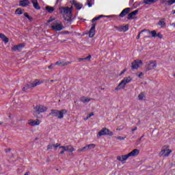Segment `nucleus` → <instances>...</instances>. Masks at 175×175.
<instances>
[{"mask_svg":"<svg viewBox=\"0 0 175 175\" xmlns=\"http://www.w3.org/2000/svg\"><path fill=\"white\" fill-rule=\"evenodd\" d=\"M61 14L63 15V17L65 21H68L70 23L72 21V10L70 8L66 7V8H59Z\"/></svg>","mask_w":175,"mask_h":175,"instance_id":"1","label":"nucleus"},{"mask_svg":"<svg viewBox=\"0 0 175 175\" xmlns=\"http://www.w3.org/2000/svg\"><path fill=\"white\" fill-rule=\"evenodd\" d=\"M132 81V78L131 77H124L121 82L118 84V87L116 88V91H120L121 90H124L126 84Z\"/></svg>","mask_w":175,"mask_h":175,"instance_id":"2","label":"nucleus"},{"mask_svg":"<svg viewBox=\"0 0 175 175\" xmlns=\"http://www.w3.org/2000/svg\"><path fill=\"white\" fill-rule=\"evenodd\" d=\"M35 111L33 112V116L37 118H43V115L42 113L44 112V106L42 105H38L34 107Z\"/></svg>","mask_w":175,"mask_h":175,"instance_id":"3","label":"nucleus"},{"mask_svg":"<svg viewBox=\"0 0 175 175\" xmlns=\"http://www.w3.org/2000/svg\"><path fill=\"white\" fill-rule=\"evenodd\" d=\"M60 150L59 154L60 155H64L65 152H70L72 153L75 151H76V149L74 148L73 146L72 145H68V146H61L59 148Z\"/></svg>","mask_w":175,"mask_h":175,"instance_id":"4","label":"nucleus"},{"mask_svg":"<svg viewBox=\"0 0 175 175\" xmlns=\"http://www.w3.org/2000/svg\"><path fill=\"white\" fill-rule=\"evenodd\" d=\"M68 113V111L66 109H62L60 111L58 110H53L52 114L54 116V117H57V118H59L60 120H62L64 118V115Z\"/></svg>","mask_w":175,"mask_h":175,"instance_id":"5","label":"nucleus"},{"mask_svg":"<svg viewBox=\"0 0 175 175\" xmlns=\"http://www.w3.org/2000/svg\"><path fill=\"white\" fill-rule=\"evenodd\" d=\"M157 66V61L154 60H151L149 62L146 63L145 65L146 69H145V72H148L150 70H152L154 69H155Z\"/></svg>","mask_w":175,"mask_h":175,"instance_id":"6","label":"nucleus"},{"mask_svg":"<svg viewBox=\"0 0 175 175\" xmlns=\"http://www.w3.org/2000/svg\"><path fill=\"white\" fill-rule=\"evenodd\" d=\"M172 150L167 146H164L162 147L161 152H159V157H169Z\"/></svg>","mask_w":175,"mask_h":175,"instance_id":"7","label":"nucleus"},{"mask_svg":"<svg viewBox=\"0 0 175 175\" xmlns=\"http://www.w3.org/2000/svg\"><path fill=\"white\" fill-rule=\"evenodd\" d=\"M96 147V145L95 144H90L88 145L85 146L83 148H81L77 150L78 152H85V151H91L92 150H94Z\"/></svg>","mask_w":175,"mask_h":175,"instance_id":"8","label":"nucleus"},{"mask_svg":"<svg viewBox=\"0 0 175 175\" xmlns=\"http://www.w3.org/2000/svg\"><path fill=\"white\" fill-rule=\"evenodd\" d=\"M52 29L54 31H62L64 29V25H62V23L59 21H57L53 23V25L51 26Z\"/></svg>","mask_w":175,"mask_h":175,"instance_id":"9","label":"nucleus"},{"mask_svg":"<svg viewBox=\"0 0 175 175\" xmlns=\"http://www.w3.org/2000/svg\"><path fill=\"white\" fill-rule=\"evenodd\" d=\"M143 66V62L142 60H135L131 63V69H139Z\"/></svg>","mask_w":175,"mask_h":175,"instance_id":"10","label":"nucleus"},{"mask_svg":"<svg viewBox=\"0 0 175 175\" xmlns=\"http://www.w3.org/2000/svg\"><path fill=\"white\" fill-rule=\"evenodd\" d=\"M105 135H113V132L109 131V129L104 128L98 132L97 136H105Z\"/></svg>","mask_w":175,"mask_h":175,"instance_id":"11","label":"nucleus"},{"mask_svg":"<svg viewBox=\"0 0 175 175\" xmlns=\"http://www.w3.org/2000/svg\"><path fill=\"white\" fill-rule=\"evenodd\" d=\"M23 47H25V44H20L18 45H14L12 48V51H21L23 50Z\"/></svg>","mask_w":175,"mask_h":175,"instance_id":"12","label":"nucleus"},{"mask_svg":"<svg viewBox=\"0 0 175 175\" xmlns=\"http://www.w3.org/2000/svg\"><path fill=\"white\" fill-rule=\"evenodd\" d=\"M28 124L30 125V126H36L38 125H40V120L38 119L36 120H28Z\"/></svg>","mask_w":175,"mask_h":175,"instance_id":"13","label":"nucleus"},{"mask_svg":"<svg viewBox=\"0 0 175 175\" xmlns=\"http://www.w3.org/2000/svg\"><path fill=\"white\" fill-rule=\"evenodd\" d=\"M42 83H43L42 81L36 79V80L33 81L32 83H30V86L31 87V90H32V88H35V87H37V85H40V84H42Z\"/></svg>","mask_w":175,"mask_h":175,"instance_id":"14","label":"nucleus"},{"mask_svg":"<svg viewBox=\"0 0 175 175\" xmlns=\"http://www.w3.org/2000/svg\"><path fill=\"white\" fill-rule=\"evenodd\" d=\"M137 13H139V10H136L129 14L127 16L128 20H133L134 18H135V16L137 14Z\"/></svg>","mask_w":175,"mask_h":175,"instance_id":"15","label":"nucleus"},{"mask_svg":"<svg viewBox=\"0 0 175 175\" xmlns=\"http://www.w3.org/2000/svg\"><path fill=\"white\" fill-rule=\"evenodd\" d=\"M128 158H129V156L127 154H123L121 156H118L116 159L120 162H124L125 161L128 160Z\"/></svg>","mask_w":175,"mask_h":175,"instance_id":"16","label":"nucleus"},{"mask_svg":"<svg viewBox=\"0 0 175 175\" xmlns=\"http://www.w3.org/2000/svg\"><path fill=\"white\" fill-rule=\"evenodd\" d=\"M139 152H140V150L138 149H134L133 151L128 153L127 155H129V158H131V157H137V155H139Z\"/></svg>","mask_w":175,"mask_h":175,"instance_id":"17","label":"nucleus"},{"mask_svg":"<svg viewBox=\"0 0 175 175\" xmlns=\"http://www.w3.org/2000/svg\"><path fill=\"white\" fill-rule=\"evenodd\" d=\"M95 36V23H93L89 31V38H94Z\"/></svg>","mask_w":175,"mask_h":175,"instance_id":"18","label":"nucleus"},{"mask_svg":"<svg viewBox=\"0 0 175 175\" xmlns=\"http://www.w3.org/2000/svg\"><path fill=\"white\" fill-rule=\"evenodd\" d=\"M120 32H126L129 29V25H126L125 26H119L118 28Z\"/></svg>","mask_w":175,"mask_h":175,"instance_id":"19","label":"nucleus"},{"mask_svg":"<svg viewBox=\"0 0 175 175\" xmlns=\"http://www.w3.org/2000/svg\"><path fill=\"white\" fill-rule=\"evenodd\" d=\"M129 12H131L130 8H125L122 11L119 16L120 17H124V16H126V14H128Z\"/></svg>","mask_w":175,"mask_h":175,"instance_id":"20","label":"nucleus"},{"mask_svg":"<svg viewBox=\"0 0 175 175\" xmlns=\"http://www.w3.org/2000/svg\"><path fill=\"white\" fill-rule=\"evenodd\" d=\"M161 3H162L163 5L165 4L170 6V5H173V3H175V0H169L168 1L166 0H161Z\"/></svg>","mask_w":175,"mask_h":175,"instance_id":"21","label":"nucleus"},{"mask_svg":"<svg viewBox=\"0 0 175 175\" xmlns=\"http://www.w3.org/2000/svg\"><path fill=\"white\" fill-rule=\"evenodd\" d=\"M72 62H57L56 65H58L59 66H66L68 65H70Z\"/></svg>","mask_w":175,"mask_h":175,"instance_id":"22","label":"nucleus"},{"mask_svg":"<svg viewBox=\"0 0 175 175\" xmlns=\"http://www.w3.org/2000/svg\"><path fill=\"white\" fill-rule=\"evenodd\" d=\"M28 5H29V0H23L19 2V6H23V8H25V6H28Z\"/></svg>","mask_w":175,"mask_h":175,"instance_id":"23","label":"nucleus"},{"mask_svg":"<svg viewBox=\"0 0 175 175\" xmlns=\"http://www.w3.org/2000/svg\"><path fill=\"white\" fill-rule=\"evenodd\" d=\"M72 2L73 3V5L75 6V8L77 9H78V10H80V9H81V8H83V5L82 4H80L79 3H77V1L75 0H72Z\"/></svg>","mask_w":175,"mask_h":175,"instance_id":"24","label":"nucleus"},{"mask_svg":"<svg viewBox=\"0 0 175 175\" xmlns=\"http://www.w3.org/2000/svg\"><path fill=\"white\" fill-rule=\"evenodd\" d=\"M31 3H33V8H35L37 10L40 9L39 3H38V0H31Z\"/></svg>","mask_w":175,"mask_h":175,"instance_id":"25","label":"nucleus"},{"mask_svg":"<svg viewBox=\"0 0 175 175\" xmlns=\"http://www.w3.org/2000/svg\"><path fill=\"white\" fill-rule=\"evenodd\" d=\"M0 38L2 39L3 41H4L5 43L9 42V38L5 36L3 33H0Z\"/></svg>","mask_w":175,"mask_h":175,"instance_id":"26","label":"nucleus"},{"mask_svg":"<svg viewBox=\"0 0 175 175\" xmlns=\"http://www.w3.org/2000/svg\"><path fill=\"white\" fill-rule=\"evenodd\" d=\"M81 100L83 103H88L90 100H92V98L88 97H81Z\"/></svg>","mask_w":175,"mask_h":175,"instance_id":"27","label":"nucleus"},{"mask_svg":"<svg viewBox=\"0 0 175 175\" xmlns=\"http://www.w3.org/2000/svg\"><path fill=\"white\" fill-rule=\"evenodd\" d=\"M155 2H157V0H144L143 3L145 5H151L155 3Z\"/></svg>","mask_w":175,"mask_h":175,"instance_id":"28","label":"nucleus"},{"mask_svg":"<svg viewBox=\"0 0 175 175\" xmlns=\"http://www.w3.org/2000/svg\"><path fill=\"white\" fill-rule=\"evenodd\" d=\"M28 90H32V88L31 87V84L29 83L26 84L25 87H23V91L25 92L26 91H28Z\"/></svg>","mask_w":175,"mask_h":175,"instance_id":"29","label":"nucleus"},{"mask_svg":"<svg viewBox=\"0 0 175 175\" xmlns=\"http://www.w3.org/2000/svg\"><path fill=\"white\" fill-rule=\"evenodd\" d=\"M46 10H47L48 13H53L54 10H55V8L54 7H50V6H46L45 7Z\"/></svg>","mask_w":175,"mask_h":175,"instance_id":"30","label":"nucleus"},{"mask_svg":"<svg viewBox=\"0 0 175 175\" xmlns=\"http://www.w3.org/2000/svg\"><path fill=\"white\" fill-rule=\"evenodd\" d=\"M143 32H147V33H151V31H150V30L143 29V30H142V31L139 32V33L137 35V40L140 39V34H141V33H143Z\"/></svg>","mask_w":175,"mask_h":175,"instance_id":"31","label":"nucleus"},{"mask_svg":"<svg viewBox=\"0 0 175 175\" xmlns=\"http://www.w3.org/2000/svg\"><path fill=\"white\" fill-rule=\"evenodd\" d=\"M138 99L139 100H144L146 99V95L144 93H140L138 95Z\"/></svg>","mask_w":175,"mask_h":175,"instance_id":"32","label":"nucleus"},{"mask_svg":"<svg viewBox=\"0 0 175 175\" xmlns=\"http://www.w3.org/2000/svg\"><path fill=\"white\" fill-rule=\"evenodd\" d=\"M60 146H61V144H59V143L53 144V150H54V151H57V149L59 148Z\"/></svg>","mask_w":175,"mask_h":175,"instance_id":"33","label":"nucleus"},{"mask_svg":"<svg viewBox=\"0 0 175 175\" xmlns=\"http://www.w3.org/2000/svg\"><path fill=\"white\" fill-rule=\"evenodd\" d=\"M24 10H21V8H18L15 11L16 14H23Z\"/></svg>","mask_w":175,"mask_h":175,"instance_id":"34","label":"nucleus"},{"mask_svg":"<svg viewBox=\"0 0 175 175\" xmlns=\"http://www.w3.org/2000/svg\"><path fill=\"white\" fill-rule=\"evenodd\" d=\"M158 24L161 28L165 27L166 25V23L163 21H160Z\"/></svg>","mask_w":175,"mask_h":175,"instance_id":"35","label":"nucleus"},{"mask_svg":"<svg viewBox=\"0 0 175 175\" xmlns=\"http://www.w3.org/2000/svg\"><path fill=\"white\" fill-rule=\"evenodd\" d=\"M149 33H151L152 38H157V31L153 30Z\"/></svg>","mask_w":175,"mask_h":175,"instance_id":"36","label":"nucleus"},{"mask_svg":"<svg viewBox=\"0 0 175 175\" xmlns=\"http://www.w3.org/2000/svg\"><path fill=\"white\" fill-rule=\"evenodd\" d=\"M102 17H103V15H100L96 18H94L92 19V23H94V21H98V20H99L100 18H102Z\"/></svg>","mask_w":175,"mask_h":175,"instance_id":"37","label":"nucleus"},{"mask_svg":"<svg viewBox=\"0 0 175 175\" xmlns=\"http://www.w3.org/2000/svg\"><path fill=\"white\" fill-rule=\"evenodd\" d=\"M53 150V144H49L46 147V151H51Z\"/></svg>","mask_w":175,"mask_h":175,"instance_id":"38","label":"nucleus"},{"mask_svg":"<svg viewBox=\"0 0 175 175\" xmlns=\"http://www.w3.org/2000/svg\"><path fill=\"white\" fill-rule=\"evenodd\" d=\"M116 139H117L118 140H125V139H126V137L118 136V137H116Z\"/></svg>","mask_w":175,"mask_h":175,"instance_id":"39","label":"nucleus"},{"mask_svg":"<svg viewBox=\"0 0 175 175\" xmlns=\"http://www.w3.org/2000/svg\"><path fill=\"white\" fill-rule=\"evenodd\" d=\"M93 116H94V112H92L91 113H90V114L87 116L85 120H88V118L92 117Z\"/></svg>","mask_w":175,"mask_h":175,"instance_id":"40","label":"nucleus"},{"mask_svg":"<svg viewBox=\"0 0 175 175\" xmlns=\"http://www.w3.org/2000/svg\"><path fill=\"white\" fill-rule=\"evenodd\" d=\"M92 1H90V0L88 1V5L89 8H91L92 6Z\"/></svg>","mask_w":175,"mask_h":175,"instance_id":"41","label":"nucleus"},{"mask_svg":"<svg viewBox=\"0 0 175 175\" xmlns=\"http://www.w3.org/2000/svg\"><path fill=\"white\" fill-rule=\"evenodd\" d=\"M25 17H27V18H28V20H31V18L29 17V15H28V13L25 12L24 14Z\"/></svg>","mask_w":175,"mask_h":175,"instance_id":"42","label":"nucleus"},{"mask_svg":"<svg viewBox=\"0 0 175 175\" xmlns=\"http://www.w3.org/2000/svg\"><path fill=\"white\" fill-rule=\"evenodd\" d=\"M157 38H159V39H162L163 36L162 34H161V33H158L157 34Z\"/></svg>","mask_w":175,"mask_h":175,"instance_id":"43","label":"nucleus"},{"mask_svg":"<svg viewBox=\"0 0 175 175\" xmlns=\"http://www.w3.org/2000/svg\"><path fill=\"white\" fill-rule=\"evenodd\" d=\"M84 59H88V61H91V55H89L88 57H85Z\"/></svg>","mask_w":175,"mask_h":175,"instance_id":"44","label":"nucleus"},{"mask_svg":"<svg viewBox=\"0 0 175 175\" xmlns=\"http://www.w3.org/2000/svg\"><path fill=\"white\" fill-rule=\"evenodd\" d=\"M137 129V127H135L133 129H131L132 132H135V131H136Z\"/></svg>","mask_w":175,"mask_h":175,"instance_id":"45","label":"nucleus"},{"mask_svg":"<svg viewBox=\"0 0 175 175\" xmlns=\"http://www.w3.org/2000/svg\"><path fill=\"white\" fill-rule=\"evenodd\" d=\"M143 76V72H139L138 77H142Z\"/></svg>","mask_w":175,"mask_h":175,"instance_id":"46","label":"nucleus"},{"mask_svg":"<svg viewBox=\"0 0 175 175\" xmlns=\"http://www.w3.org/2000/svg\"><path fill=\"white\" fill-rule=\"evenodd\" d=\"M133 2H135L134 0H130V3H133Z\"/></svg>","mask_w":175,"mask_h":175,"instance_id":"47","label":"nucleus"},{"mask_svg":"<svg viewBox=\"0 0 175 175\" xmlns=\"http://www.w3.org/2000/svg\"><path fill=\"white\" fill-rule=\"evenodd\" d=\"M172 14H175V10L172 11Z\"/></svg>","mask_w":175,"mask_h":175,"instance_id":"48","label":"nucleus"},{"mask_svg":"<svg viewBox=\"0 0 175 175\" xmlns=\"http://www.w3.org/2000/svg\"><path fill=\"white\" fill-rule=\"evenodd\" d=\"M25 175H29V172H26Z\"/></svg>","mask_w":175,"mask_h":175,"instance_id":"49","label":"nucleus"},{"mask_svg":"<svg viewBox=\"0 0 175 175\" xmlns=\"http://www.w3.org/2000/svg\"><path fill=\"white\" fill-rule=\"evenodd\" d=\"M51 68H53V65H51V66H49V69Z\"/></svg>","mask_w":175,"mask_h":175,"instance_id":"50","label":"nucleus"},{"mask_svg":"<svg viewBox=\"0 0 175 175\" xmlns=\"http://www.w3.org/2000/svg\"><path fill=\"white\" fill-rule=\"evenodd\" d=\"M143 139V136L139 138V142Z\"/></svg>","mask_w":175,"mask_h":175,"instance_id":"51","label":"nucleus"},{"mask_svg":"<svg viewBox=\"0 0 175 175\" xmlns=\"http://www.w3.org/2000/svg\"><path fill=\"white\" fill-rule=\"evenodd\" d=\"M80 61H85V60L83 58V59H80Z\"/></svg>","mask_w":175,"mask_h":175,"instance_id":"52","label":"nucleus"},{"mask_svg":"<svg viewBox=\"0 0 175 175\" xmlns=\"http://www.w3.org/2000/svg\"><path fill=\"white\" fill-rule=\"evenodd\" d=\"M126 70L124 69V70L122 71V73H124V72H126Z\"/></svg>","mask_w":175,"mask_h":175,"instance_id":"53","label":"nucleus"},{"mask_svg":"<svg viewBox=\"0 0 175 175\" xmlns=\"http://www.w3.org/2000/svg\"><path fill=\"white\" fill-rule=\"evenodd\" d=\"M115 28H116V29H118V27H115Z\"/></svg>","mask_w":175,"mask_h":175,"instance_id":"54","label":"nucleus"},{"mask_svg":"<svg viewBox=\"0 0 175 175\" xmlns=\"http://www.w3.org/2000/svg\"><path fill=\"white\" fill-rule=\"evenodd\" d=\"M111 17H116V16H114V15H112V16H111Z\"/></svg>","mask_w":175,"mask_h":175,"instance_id":"55","label":"nucleus"},{"mask_svg":"<svg viewBox=\"0 0 175 175\" xmlns=\"http://www.w3.org/2000/svg\"><path fill=\"white\" fill-rule=\"evenodd\" d=\"M50 21H51V20L48 21V23H50Z\"/></svg>","mask_w":175,"mask_h":175,"instance_id":"56","label":"nucleus"},{"mask_svg":"<svg viewBox=\"0 0 175 175\" xmlns=\"http://www.w3.org/2000/svg\"><path fill=\"white\" fill-rule=\"evenodd\" d=\"M64 42H65V40L62 41V43H64Z\"/></svg>","mask_w":175,"mask_h":175,"instance_id":"57","label":"nucleus"},{"mask_svg":"<svg viewBox=\"0 0 175 175\" xmlns=\"http://www.w3.org/2000/svg\"><path fill=\"white\" fill-rule=\"evenodd\" d=\"M157 2H158V0H157Z\"/></svg>","mask_w":175,"mask_h":175,"instance_id":"58","label":"nucleus"},{"mask_svg":"<svg viewBox=\"0 0 175 175\" xmlns=\"http://www.w3.org/2000/svg\"><path fill=\"white\" fill-rule=\"evenodd\" d=\"M174 27H175V24H174Z\"/></svg>","mask_w":175,"mask_h":175,"instance_id":"59","label":"nucleus"},{"mask_svg":"<svg viewBox=\"0 0 175 175\" xmlns=\"http://www.w3.org/2000/svg\"><path fill=\"white\" fill-rule=\"evenodd\" d=\"M174 27H175V24H174Z\"/></svg>","mask_w":175,"mask_h":175,"instance_id":"60","label":"nucleus"}]
</instances>
